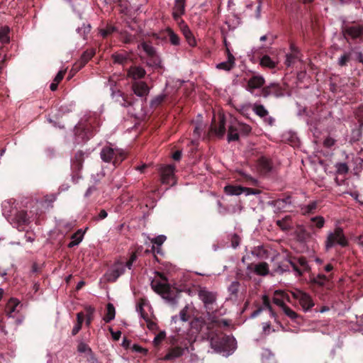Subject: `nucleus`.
Returning a JSON list of instances; mask_svg holds the SVG:
<instances>
[{
    "label": "nucleus",
    "instance_id": "2f4dec72",
    "mask_svg": "<svg viewBox=\"0 0 363 363\" xmlns=\"http://www.w3.org/2000/svg\"><path fill=\"white\" fill-rule=\"evenodd\" d=\"M215 133L218 137H223L225 133V120L223 115H219L218 127L215 128Z\"/></svg>",
    "mask_w": 363,
    "mask_h": 363
},
{
    "label": "nucleus",
    "instance_id": "338daca9",
    "mask_svg": "<svg viewBox=\"0 0 363 363\" xmlns=\"http://www.w3.org/2000/svg\"><path fill=\"white\" fill-rule=\"evenodd\" d=\"M82 325H80V324L77 323V324L74 326V328H73V329H72V335H77V334L79 332V330H81V328H82Z\"/></svg>",
    "mask_w": 363,
    "mask_h": 363
},
{
    "label": "nucleus",
    "instance_id": "f704fd0d",
    "mask_svg": "<svg viewBox=\"0 0 363 363\" xmlns=\"http://www.w3.org/2000/svg\"><path fill=\"white\" fill-rule=\"evenodd\" d=\"M10 28L8 26H3L0 29V42L1 43H8L10 40L9 35Z\"/></svg>",
    "mask_w": 363,
    "mask_h": 363
},
{
    "label": "nucleus",
    "instance_id": "bb28decb",
    "mask_svg": "<svg viewBox=\"0 0 363 363\" xmlns=\"http://www.w3.org/2000/svg\"><path fill=\"white\" fill-rule=\"evenodd\" d=\"M277 225L283 230H288L292 228L291 216H286L281 220H277Z\"/></svg>",
    "mask_w": 363,
    "mask_h": 363
},
{
    "label": "nucleus",
    "instance_id": "0e129e2a",
    "mask_svg": "<svg viewBox=\"0 0 363 363\" xmlns=\"http://www.w3.org/2000/svg\"><path fill=\"white\" fill-rule=\"evenodd\" d=\"M294 56L291 54H287L286 55V62L285 64L289 67L294 62Z\"/></svg>",
    "mask_w": 363,
    "mask_h": 363
},
{
    "label": "nucleus",
    "instance_id": "09e8293b",
    "mask_svg": "<svg viewBox=\"0 0 363 363\" xmlns=\"http://www.w3.org/2000/svg\"><path fill=\"white\" fill-rule=\"evenodd\" d=\"M77 350L80 353H86V354H91V348L84 342H80L78 345Z\"/></svg>",
    "mask_w": 363,
    "mask_h": 363
},
{
    "label": "nucleus",
    "instance_id": "4c0bfd02",
    "mask_svg": "<svg viewBox=\"0 0 363 363\" xmlns=\"http://www.w3.org/2000/svg\"><path fill=\"white\" fill-rule=\"evenodd\" d=\"M260 65L262 67L272 69L276 67L277 63L273 61L269 56L264 55L260 60Z\"/></svg>",
    "mask_w": 363,
    "mask_h": 363
},
{
    "label": "nucleus",
    "instance_id": "473e14b6",
    "mask_svg": "<svg viewBox=\"0 0 363 363\" xmlns=\"http://www.w3.org/2000/svg\"><path fill=\"white\" fill-rule=\"evenodd\" d=\"M83 236L84 234L82 233L81 230L74 233L71 237L72 241L68 244V247H73L78 245L82 242Z\"/></svg>",
    "mask_w": 363,
    "mask_h": 363
},
{
    "label": "nucleus",
    "instance_id": "603ef678",
    "mask_svg": "<svg viewBox=\"0 0 363 363\" xmlns=\"http://www.w3.org/2000/svg\"><path fill=\"white\" fill-rule=\"evenodd\" d=\"M259 191L248 187H242V194H245L246 196L249 195H257L259 194Z\"/></svg>",
    "mask_w": 363,
    "mask_h": 363
},
{
    "label": "nucleus",
    "instance_id": "052dcab7",
    "mask_svg": "<svg viewBox=\"0 0 363 363\" xmlns=\"http://www.w3.org/2000/svg\"><path fill=\"white\" fill-rule=\"evenodd\" d=\"M65 72L66 70H60L55 76V79H53V82L59 84L63 79Z\"/></svg>",
    "mask_w": 363,
    "mask_h": 363
},
{
    "label": "nucleus",
    "instance_id": "f3484780",
    "mask_svg": "<svg viewBox=\"0 0 363 363\" xmlns=\"http://www.w3.org/2000/svg\"><path fill=\"white\" fill-rule=\"evenodd\" d=\"M250 272H255L257 275L265 276L269 273V267L266 262H260L257 264H251L247 267Z\"/></svg>",
    "mask_w": 363,
    "mask_h": 363
},
{
    "label": "nucleus",
    "instance_id": "1a4fd4ad",
    "mask_svg": "<svg viewBox=\"0 0 363 363\" xmlns=\"http://www.w3.org/2000/svg\"><path fill=\"white\" fill-rule=\"evenodd\" d=\"M161 175V182L166 184H174V166L165 165L160 169Z\"/></svg>",
    "mask_w": 363,
    "mask_h": 363
},
{
    "label": "nucleus",
    "instance_id": "39448f33",
    "mask_svg": "<svg viewBox=\"0 0 363 363\" xmlns=\"http://www.w3.org/2000/svg\"><path fill=\"white\" fill-rule=\"evenodd\" d=\"M101 159L104 162H112L114 166L118 165L125 157V152L118 148H113L110 146L104 147L100 152Z\"/></svg>",
    "mask_w": 363,
    "mask_h": 363
},
{
    "label": "nucleus",
    "instance_id": "6e6d98bb",
    "mask_svg": "<svg viewBox=\"0 0 363 363\" xmlns=\"http://www.w3.org/2000/svg\"><path fill=\"white\" fill-rule=\"evenodd\" d=\"M328 281V278L324 274H319L315 278L314 281L319 285H324Z\"/></svg>",
    "mask_w": 363,
    "mask_h": 363
},
{
    "label": "nucleus",
    "instance_id": "a878e982",
    "mask_svg": "<svg viewBox=\"0 0 363 363\" xmlns=\"http://www.w3.org/2000/svg\"><path fill=\"white\" fill-rule=\"evenodd\" d=\"M112 59L114 63L119 65H126L130 58L128 55L125 53H114L112 55Z\"/></svg>",
    "mask_w": 363,
    "mask_h": 363
},
{
    "label": "nucleus",
    "instance_id": "aec40b11",
    "mask_svg": "<svg viewBox=\"0 0 363 363\" xmlns=\"http://www.w3.org/2000/svg\"><path fill=\"white\" fill-rule=\"evenodd\" d=\"M145 74V70L143 67L138 66L131 67L128 71V77L134 80L143 78Z\"/></svg>",
    "mask_w": 363,
    "mask_h": 363
},
{
    "label": "nucleus",
    "instance_id": "cd10ccee",
    "mask_svg": "<svg viewBox=\"0 0 363 363\" xmlns=\"http://www.w3.org/2000/svg\"><path fill=\"white\" fill-rule=\"evenodd\" d=\"M167 238L164 235H160L154 238H152L150 240L151 242L152 243V250H155V245L157 246V252L160 253L161 252V246L166 240Z\"/></svg>",
    "mask_w": 363,
    "mask_h": 363
},
{
    "label": "nucleus",
    "instance_id": "2eb2a0df",
    "mask_svg": "<svg viewBox=\"0 0 363 363\" xmlns=\"http://www.w3.org/2000/svg\"><path fill=\"white\" fill-rule=\"evenodd\" d=\"M344 34L352 39L360 38L363 35V25H355L347 27Z\"/></svg>",
    "mask_w": 363,
    "mask_h": 363
},
{
    "label": "nucleus",
    "instance_id": "5701e85b",
    "mask_svg": "<svg viewBox=\"0 0 363 363\" xmlns=\"http://www.w3.org/2000/svg\"><path fill=\"white\" fill-rule=\"evenodd\" d=\"M183 354V349L181 347H174L170 350L168 353L164 357L163 359L165 361L172 360L179 357Z\"/></svg>",
    "mask_w": 363,
    "mask_h": 363
},
{
    "label": "nucleus",
    "instance_id": "b1692460",
    "mask_svg": "<svg viewBox=\"0 0 363 363\" xmlns=\"http://www.w3.org/2000/svg\"><path fill=\"white\" fill-rule=\"evenodd\" d=\"M239 139V132L236 127V125L235 122H232L229 129H228V141H236Z\"/></svg>",
    "mask_w": 363,
    "mask_h": 363
},
{
    "label": "nucleus",
    "instance_id": "9b49d317",
    "mask_svg": "<svg viewBox=\"0 0 363 363\" xmlns=\"http://www.w3.org/2000/svg\"><path fill=\"white\" fill-rule=\"evenodd\" d=\"M199 298L202 301L206 308L215 303L216 300V294L206 290L205 288L199 291Z\"/></svg>",
    "mask_w": 363,
    "mask_h": 363
},
{
    "label": "nucleus",
    "instance_id": "58836bf2",
    "mask_svg": "<svg viewBox=\"0 0 363 363\" xmlns=\"http://www.w3.org/2000/svg\"><path fill=\"white\" fill-rule=\"evenodd\" d=\"M317 208V201H314L301 207V212L303 215L313 213Z\"/></svg>",
    "mask_w": 363,
    "mask_h": 363
},
{
    "label": "nucleus",
    "instance_id": "de8ad7c7",
    "mask_svg": "<svg viewBox=\"0 0 363 363\" xmlns=\"http://www.w3.org/2000/svg\"><path fill=\"white\" fill-rule=\"evenodd\" d=\"M137 312L140 313V317L142 318H143L147 323H148V326L150 327V324H152V323H148L149 322V318H148V315L147 314L145 313L144 311H143V303H140L138 306H137Z\"/></svg>",
    "mask_w": 363,
    "mask_h": 363
},
{
    "label": "nucleus",
    "instance_id": "bf43d9fd",
    "mask_svg": "<svg viewBox=\"0 0 363 363\" xmlns=\"http://www.w3.org/2000/svg\"><path fill=\"white\" fill-rule=\"evenodd\" d=\"M164 99V95H159L157 96H156L155 99H153L151 101V106H157L159 105L160 103H162V101H163Z\"/></svg>",
    "mask_w": 363,
    "mask_h": 363
},
{
    "label": "nucleus",
    "instance_id": "49530a36",
    "mask_svg": "<svg viewBox=\"0 0 363 363\" xmlns=\"http://www.w3.org/2000/svg\"><path fill=\"white\" fill-rule=\"evenodd\" d=\"M286 269H281V271H286V270H289V266L292 267V269L296 272V274L300 276L302 274V272L300 269H298L296 264L291 261V260H288L286 259Z\"/></svg>",
    "mask_w": 363,
    "mask_h": 363
},
{
    "label": "nucleus",
    "instance_id": "c85d7f7f",
    "mask_svg": "<svg viewBox=\"0 0 363 363\" xmlns=\"http://www.w3.org/2000/svg\"><path fill=\"white\" fill-rule=\"evenodd\" d=\"M242 187L240 186L227 185L224 188V191L229 196H239L242 194Z\"/></svg>",
    "mask_w": 363,
    "mask_h": 363
},
{
    "label": "nucleus",
    "instance_id": "680f3d73",
    "mask_svg": "<svg viewBox=\"0 0 363 363\" xmlns=\"http://www.w3.org/2000/svg\"><path fill=\"white\" fill-rule=\"evenodd\" d=\"M250 111V106L247 105H243L240 108V112L241 114L244 116H247Z\"/></svg>",
    "mask_w": 363,
    "mask_h": 363
},
{
    "label": "nucleus",
    "instance_id": "6ab92c4d",
    "mask_svg": "<svg viewBox=\"0 0 363 363\" xmlns=\"http://www.w3.org/2000/svg\"><path fill=\"white\" fill-rule=\"evenodd\" d=\"M257 168L260 173L267 174L272 169V161L267 157H262L257 161Z\"/></svg>",
    "mask_w": 363,
    "mask_h": 363
},
{
    "label": "nucleus",
    "instance_id": "f03ea898",
    "mask_svg": "<svg viewBox=\"0 0 363 363\" xmlns=\"http://www.w3.org/2000/svg\"><path fill=\"white\" fill-rule=\"evenodd\" d=\"M137 255L135 253H133L130 257V259L123 263L122 262H116L106 272L104 278L106 281L108 282H114L117 279L121 276L125 270V268L131 269L133 263L136 260Z\"/></svg>",
    "mask_w": 363,
    "mask_h": 363
},
{
    "label": "nucleus",
    "instance_id": "a18cd8bd",
    "mask_svg": "<svg viewBox=\"0 0 363 363\" xmlns=\"http://www.w3.org/2000/svg\"><path fill=\"white\" fill-rule=\"evenodd\" d=\"M91 30V26L89 24H83L81 27L78 28L77 33L85 39L86 35Z\"/></svg>",
    "mask_w": 363,
    "mask_h": 363
},
{
    "label": "nucleus",
    "instance_id": "3c124183",
    "mask_svg": "<svg viewBox=\"0 0 363 363\" xmlns=\"http://www.w3.org/2000/svg\"><path fill=\"white\" fill-rule=\"evenodd\" d=\"M188 309H189V307L187 306H186L179 313V318L183 322H186L189 320V316L187 314Z\"/></svg>",
    "mask_w": 363,
    "mask_h": 363
},
{
    "label": "nucleus",
    "instance_id": "423d86ee",
    "mask_svg": "<svg viewBox=\"0 0 363 363\" xmlns=\"http://www.w3.org/2000/svg\"><path fill=\"white\" fill-rule=\"evenodd\" d=\"M290 293L293 298L298 301L299 305L304 312L310 311L315 306L312 297L305 291L294 289L291 291Z\"/></svg>",
    "mask_w": 363,
    "mask_h": 363
},
{
    "label": "nucleus",
    "instance_id": "79ce46f5",
    "mask_svg": "<svg viewBox=\"0 0 363 363\" xmlns=\"http://www.w3.org/2000/svg\"><path fill=\"white\" fill-rule=\"evenodd\" d=\"M139 47L141 48L149 56H152L155 53V48L150 43L143 42L139 45Z\"/></svg>",
    "mask_w": 363,
    "mask_h": 363
},
{
    "label": "nucleus",
    "instance_id": "dca6fc26",
    "mask_svg": "<svg viewBox=\"0 0 363 363\" xmlns=\"http://www.w3.org/2000/svg\"><path fill=\"white\" fill-rule=\"evenodd\" d=\"M94 54L95 51L94 49L84 51L79 61L74 64L73 68L76 71H78L88 62V61L94 55Z\"/></svg>",
    "mask_w": 363,
    "mask_h": 363
},
{
    "label": "nucleus",
    "instance_id": "393cba45",
    "mask_svg": "<svg viewBox=\"0 0 363 363\" xmlns=\"http://www.w3.org/2000/svg\"><path fill=\"white\" fill-rule=\"evenodd\" d=\"M20 302L16 298H11L6 305V313L9 317H13V313L17 311Z\"/></svg>",
    "mask_w": 363,
    "mask_h": 363
},
{
    "label": "nucleus",
    "instance_id": "412c9836",
    "mask_svg": "<svg viewBox=\"0 0 363 363\" xmlns=\"http://www.w3.org/2000/svg\"><path fill=\"white\" fill-rule=\"evenodd\" d=\"M270 204L275 207L277 210L284 209L288 206L291 204V198L290 196H287L284 199H279L272 201Z\"/></svg>",
    "mask_w": 363,
    "mask_h": 363
},
{
    "label": "nucleus",
    "instance_id": "e433bc0d",
    "mask_svg": "<svg viewBox=\"0 0 363 363\" xmlns=\"http://www.w3.org/2000/svg\"><path fill=\"white\" fill-rule=\"evenodd\" d=\"M335 167L337 174L344 175L349 172V167L346 162H337L335 164Z\"/></svg>",
    "mask_w": 363,
    "mask_h": 363
},
{
    "label": "nucleus",
    "instance_id": "a211bd4d",
    "mask_svg": "<svg viewBox=\"0 0 363 363\" xmlns=\"http://www.w3.org/2000/svg\"><path fill=\"white\" fill-rule=\"evenodd\" d=\"M228 60L225 62H222L216 65V68L218 69H223L225 71H230L235 66V57L230 52L229 49L227 48Z\"/></svg>",
    "mask_w": 363,
    "mask_h": 363
},
{
    "label": "nucleus",
    "instance_id": "5fc2aeb1",
    "mask_svg": "<svg viewBox=\"0 0 363 363\" xmlns=\"http://www.w3.org/2000/svg\"><path fill=\"white\" fill-rule=\"evenodd\" d=\"M350 57V53H345L342 55L338 60V64L340 66L346 65L347 62L349 61Z\"/></svg>",
    "mask_w": 363,
    "mask_h": 363
},
{
    "label": "nucleus",
    "instance_id": "7c9ffc66",
    "mask_svg": "<svg viewBox=\"0 0 363 363\" xmlns=\"http://www.w3.org/2000/svg\"><path fill=\"white\" fill-rule=\"evenodd\" d=\"M116 315V310L113 305L111 303H108L106 306V313L104 317V320L106 323H109L115 318Z\"/></svg>",
    "mask_w": 363,
    "mask_h": 363
},
{
    "label": "nucleus",
    "instance_id": "c9c22d12",
    "mask_svg": "<svg viewBox=\"0 0 363 363\" xmlns=\"http://www.w3.org/2000/svg\"><path fill=\"white\" fill-rule=\"evenodd\" d=\"M16 219L20 224H28L30 223V217L28 216L27 212L21 211L16 215Z\"/></svg>",
    "mask_w": 363,
    "mask_h": 363
},
{
    "label": "nucleus",
    "instance_id": "9d476101",
    "mask_svg": "<svg viewBox=\"0 0 363 363\" xmlns=\"http://www.w3.org/2000/svg\"><path fill=\"white\" fill-rule=\"evenodd\" d=\"M132 90L136 96L141 98H145L150 92L149 86L143 81L134 82L132 84Z\"/></svg>",
    "mask_w": 363,
    "mask_h": 363
},
{
    "label": "nucleus",
    "instance_id": "e2e57ef3",
    "mask_svg": "<svg viewBox=\"0 0 363 363\" xmlns=\"http://www.w3.org/2000/svg\"><path fill=\"white\" fill-rule=\"evenodd\" d=\"M107 216H108L107 212L104 209H102L100 211L97 218H96L95 220H99L104 219L107 217Z\"/></svg>",
    "mask_w": 363,
    "mask_h": 363
},
{
    "label": "nucleus",
    "instance_id": "6e6552de",
    "mask_svg": "<svg viewBox=\"0 0 363 363\" xmlns=\"http://www.w3.org/2000/svg\"><path fill=\"white\" fill-rule=\"evenodd\" d=\"M262 306H259L258 308H257L252 314V318H255L258 316L262 311H268L269 313V316L272 318H274L275 322H277V314L273 311L272 306L270 304V300L269 298L267 295H263L262 296Z\"/></svg>",
    "mask_w": 363,
    "mask_h": 363
},
{
    "label": "nucleus",
    "instance_id": "7ed1b4c3",
    "mask_svg": "<svg viewBox=\"0 0 363 363\" xmlns=\"http://www.w3.org/2000/svg\"><path fill=\"white\" fill-rule=\"evenodd\" d=\"M211 346L217 352H225L235 348V340L232 336L223 334L215 335L211 337Z\"/></svg>",
    "mask_w": 363,
    "mask_h": 363
},
{
    "label": "nucleus",
    "instance_id": "20e7f679",
    "mask_svg": "<svg viewBox=\"0 0 363 363\" xmlns=\"http://www.w3.org/2000/svg\"><path fill=\"white\" fill-rule=\"evenodd\" d=\"M272 301L274 304L281 308L283 313L291 320H296L298 317L296 312L286 305L285 301L290 302V298L285 291L276 290Z\"/></svg>",
    "mask_w": 363,
    "mask_h": 363
},
{
    "label": "nucleus",
    "instance_id": "4be33fe9",
    "mask_svg": "<svg viewBox=\"0 0 363 363\" xmlns=\"http://www.w3.org/2000/svg\"><path fill=\"white\" fill-rule=\"evenodd\" d=\"M181 30L188 43V44L191 47L195 46L196 44V40H195L191 31L189 30V27L186 25H183L181 26Z\"/></svg>",
    "mask_w": 363,
    "mask_h": 363
},
{
    "label": "nucleus",
    "instance_id": "f8f14e48",
    "mask_svg": "<svg viewBox=\"0 0 363 363\" xmlns=\"http://www.w3.org/2000/svg\"><path fill=\"white\" fill-rule=\"evenodd\" d=\"M252 110L256 115L260 118H264V121L269 125H272L274 123V118L271 116H268L269 112L263 105L256 103L253 104Z\"/></svg>",
    "mask_w": 363,
    "mask_h": 363
},
{
    "label": "nucleus",
    "instance_id": "774afa93",
    "mask_svg": "<svg viewBox=\"0 0 363 363\" xmlns=\"http://www.w3.org/2000/svg\"><path fill=\"white\" fill-rule=\"evenodd\" d=\"M77 323L82 325V323L84 321V314L82 313H78L77 314Z\"/></svg>",
    "mask_w": 363,
    "mask_h": 363
},
{
    "label": "nucleus",
    "instance_id": "72a5a7b5",
    "mask_svg": "<svg viewBox=\"0 0 363 363\" xmlns=\"http://www.w3.org/2000/svg\"><path fill=\"white\" fill-rule=\"evenodd\" d=\"M234 122L236 125L239 133L246 135L251 132L252 128L249 125L244 123L238 122L237 121H234Z\"/></svg>",
    "mask_w": 363,
    "mask_h": 363
},
{
    "label": "nucleus",
    "instance_id": "0eeeda50",
    "mask_svg": "<svg viewBox=\"0 0 363 363\" xmlns=\"http://www.w3.org/2000/svg\"><path fill=\"white\" fill-rule=\"evenodd\" d=\"M335 244H338L343 247L347 245V241L344 235L342 228H336L334 232L329 233L325 241V247L327 249L331 248Z\"/></svg>",
    "mask_w": 363,
    "mask_h": 363
},
{
    "label": "nucleus",
    "instance_id": "37998d69",
    "mask_svg": "<svg viewBox=\"0 0 363 363\" xmlns=\"http://www.w3.org/2000/svg\"><path fill=\"white\" fill-rule=\"evenodd\" d=\"M168 35L171 43L174 45H178L180 43L179 36L170 28L167 29Z\"/></svg>",
    "mask_w": 363,
    "mask_h": 363
},
{
    "label": "nucleus",
    "instance_id": "69168bd1",
    "mask_svg": "<svg viewBox=\"0 0 363 363\" xmlns=\"http://www.w3.org/2000/svg\"><path fill=\"white\" fill-rule=\"evenodd\" d=\"M133 349L134 351L138 352H141V353H145V354H146L147 352V350L143 348L142 347H140L138 345H134L133 346Z\"/></svg>",
    "mask_w": 363,
    "mask_h": 363
},
{
    "label": "nucleus",
    "instance_id": "c03bdc74",
    "mask_svg": "<svg viewBox=\"0 0 363 363\" xmlns=\"http://www.w3.org/2000/svg\"><path fill=\"white\" fill-rule=\"evenodd\" d=\"M240 289V283L237 281H233L228 286V292L235 296H237Z\"/></svg>",
    "mask_w": 363,
    "mask_h": 363
},
{
    "label": "nucleus",
    "instance_id": "864d4df0",
    "mask_svg": "<svg viewBox=\"0 0 363 363\" xmlns=\"http://www.w3.org/2000/svg\"><path fill=\"white\" fill-rule=\"evenodd\" d=\"M272 332H274V330L272 328L271 324L268 322L262 323V333L264 335H269Z\"/></svg>",
    "mask_w": 363,
    "mask_h": 363
},
{
    "label": "nucleus",
    "instance_id": "a19ab883",
    "mask_svg": "<svg viewBox=\"0 0 363 363\" xmlns=\"http://www.w3.org/2000/svg\"><path fill=\"white\" fill-rule=\"evenodd\" d=\"M84 310L86 312V324L89 326L91 324V322L93 319V314L95 312V308L91 306L86 305L84 306Z\"/></svg>",
    "mask_w": 363,
    "mask_h": 363
},
{
    "label": "nucleus",
    "instance_id": "c756f323",
    "mask_svg": "<svg viewBox=\"0 0 363 363\" xmlns=\"http://www.w3.org/2000/svg\"><path fill=\"white\" fill-rule=\"evenodd\" d=\"M311 222L313 223L310 228L311 229H314L315 228L320 230L323 228L325 220V218L321 216H318L315 217H312L310 219Z\"/></svg>",
    "mask_w": 363,
    "mask_h": 363
},
{
    "label": "nucleus",
    "instance_id": "ddd939ff",
    "mask_svg": "<svg viewBox=\"0 0 363 363\" xmlns=\"http://www.w3.org/2000/svg\"><path fill=\"white\" fill-rule=\"evenodd\" d=\"M264 84V79L262 76L255 75L248 80L247 90L252 94L255 89L261 88Z\"/></svg>",
    "mask_w": 363,
    "mask_h": 363
},
{
    "label": "nucleus",
    "instance_id": "13d9d810",
    "mask_svg": "<svg viewBox=\"0 0 363 363\" xmlns=\"http://www.w3.org/2000/svg\"><path fill=\"white\" fill-rule=\"evenodd\" d=\"M335 144V140L331 137L326 138L323 141V145L326 147H331Z\"/></svg>",
    "mask_w": 363,
    "mask_h": 363
},
{
    "label": "nucleus",
    "instance_id": "4468645a",
    "mask_svg": "<svg viewBox=\"0 0 363 363\" xmlns=\"http://www.w3.org/2000/svg\"><path fill=\"white\" fill-rule=\"evenodd\" d=\"M186 0H174L172 16L175 21L179 23L181 16L185 11Z\"/></svg>",
    "mask_w": 363,
    "mask_h": 363
},
{
    "label": "nucleus",
    "instance_id": "4d7b16f0",
    "mask_svg": "<svg viewBox=\"0 0 363 363\" xmlns=\"http://www.w3.org/2000/svg\"><path fill=\"white\" fill-rule=\"evenodd\" d=\"M166 334L164 332H160L158 333L154 338L153 342L155 345H159L164 338H165Z\"/></svg>",
    "mask_w": 363,
    "mask_h": 363
},
{
    "label": "nucleus",
    "instance_id": "f257e3e1",
    "mask_svg": "<svg viewBox=\"0 0 363 363\" xmlns=\"http://www.w3.org/2000/svg\"><path fill=\"white\" fill-rule=\"evenodd\" d=\"M160 279H153L151 281V287L154 291L161 295V296L166 299L168 302L175 304L177 300L175 297L172 296L171 287L167 283V279L162 274L157 273Z\"/></svg>",
    "mask_w": 363,
    "mask_h": 363
},
{
    "label": "nucleus",
    "instance_id": "ea45409f",
    "mask_svg": "<svg viewBox=\"0 0 363 363\" xmlns=\"http://www.w3.org/2000/svg\"><path fill=\"white\" fill-rule=\"evenodd\" d=\"M99 33L103 38H106L116 30V28L111 25H107L105 28H100Z\"/></svg>",
    "mask_w": 363,
    "mask_h": 363
},
{
    "label": "nucleus",
    "instance_id": "8fccbe9b",
    "mask_svg": "<svg viewBox=\"0 0 363 363\" xmlns=\"http://www.w3.org/2000/svg\"><path fill=\"white\" fill-rule=\"evenodd\" d=\"M278 87V84H271L269 86L265 87L264 89H263V95L264 96H267L269 94H272L274 93V90L277 89V88Z\"/></svg>",
    "mask_w": 363,
    "mask_h": 363
}]
</instances>
